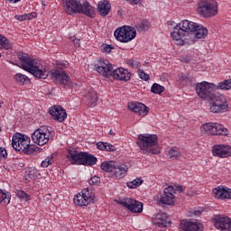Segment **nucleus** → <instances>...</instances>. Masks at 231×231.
Listing matches in <instances>:
<instances>
[{
  "instance_id": "1",
  "label": "nucleus",
  "mask_w": 231,
  "mask_h": 231,
  "mask_svg": "<svg viewBox=\"0 0 231 231\" xmlns=\"http://www.w3.org/2000/svg\"><path fill=\"white\" fill-rule=\"evenodd\" d=\"M208 35V30L203 25L189 20H183L173 27L171 37L175 44H194L198 39H205Z\"/></svg>"
},
{
  "instance_id": "2",
  "label": "nucleus",
  "mask_w": 231,
  "mask_h": 231,
  "mask_svg": "<svg viewBox=\"0 0 231 231\" xmlns=\"http://www.w3.org/2000/svg\"><path fill=\"white\" fill-rule=\"evenodd\" d=\"M63 8L69 15L73 14H84L91 19L95 18V7L90 5L88 1L84 0L82 3L79 0H62Z\"/></svg>"
},
{
  "instance_id": "3",
  "label": "nucleus",
  "mask_w": 231,
  "mask_h": 231,
  "mask_svg": "<svg viewBox=\"0 0 231 231\" xmlns=\"http://www.w3.org/2000/svg\"><path fill=\"white\" fill-rule=\"evenodd\" d=\"M141 149L142 154L152 156V154H160V146H158V135L152 134H141L138 135L136 142Z\"/></svg>"
},
{
  "instance_id": "4",
  "label": "nucleus",
  "mask_w": 231,
  "mask_h": 231,
  "mask_svg": "<svg viewBox=\"0 0 231 231\" xmlns=\"http://www.w3.org/2000/svg\"><path fill=\"white\" fill-rule=\"evenodd\" d=\"M18 59L21 61V68L25 71L33 75L36 79H48V72L46 69L41 66L35 65V60H32L26 53H18Z\"/></svg>"
},
{
  "instance_id": "5",
  "label": "nucleus",
  "mask_w": 231,
  "mask_h": 231,
  "mask_svg": "<svg viewBox=\"0 0 231 231\" xmlns=\"http://www.w3.org/2000/svg\"><path fill=\"white\" fill-rule=\"evenodd\" d=\"M55 138V131L51 126H41L32 134V140L36 145H46L50 140Z\"/></svg>"
},
{
  "instance_id": "6",
  "label": "nucleus",
  "mask_w": 231,
  "mask_h": 231,
  "mask_svg": "<svg viewBox=\"0 0 231 231\" xmlns=\"http://www.w3.org/2000/svg\"><path fill=\"white\" fill-rule=\"evenodd\" d=\"M100 169L105 172H109L111 176L116 178H124L127 173L129 168L125 164H118L113 161L103 162L100 165Z\"/></svg>"
},
{
  "instance_id": "7",
  "label": "nucleus",
  "mask_w": 231,
  "mask_h": 231,
  "mask_svg": "<svg viewBox=\"0 0 231 231\" xmlns=\"http://www.w3.org/2000/svg\"><path fill=\"white\" fill-rule=\"evenodd\" d=\"M198 12L206 19L215 17V15H217V2L215 0H200Z\"/></svg>"
},
{
  "instance_id": "8",
  "label": "nucleus",
  "mask_w": 231,
  "mask_h": 231,
  "mask_svg": "<svg viewBox=\"0 0 231 231\" xmlns=\"http://www.w3.org/2000/svg\"><path fill=\"white\" fill-rule=\"evenodd\" d=\"M114 35L120 42H130L134 37H136V29L132 26L124 25L118 27Z\"/></svg>"
},
{
  "instance_id": "9",
  "label": "nucleus",
  "mask_w": 231,
  "mask_h": 231,
  "mask_svg": "<svg viewBox=\"0 0 231 231\" xmlns=\"http://www.w3.org/2000/svg\"><path fill=\"white\" fill-rule=\"evenodd\" d=\"M196 91L197 95H199L200 98L209 100L216 95L214 94V91H216V85L214 83L202 81L201 83L196 85Z\"/></svg>"
},
{
  "instance_id": "10",
  "label": "nucleus",
  "mask_w": 231,
  "mask_h": 231,
  "mask_svg": "<svg viewBox=\"0 0 231 231\" xmlns=\"http://www.w3.org/2000/svg\"><path fill=\"white\" fill-rule=\"evenodd\" d=\"M211 103V113H226L228 111V104H226V98L223 95H215L209 99Z\"/></svg>"
},
{
  "instance_id": "11",
  "label": "nucleus",
  "mask_w": 231,
  "mask_h": 231,
  "mask_svg": "<svg viewBox=\"0 0 231 231\" xmlns=\"http://www.w3.org/2000/svg\"><path fill=\"white\" fill-rule=\"evenodd\" d=\"M78 207H88L91 203H95V195L89 189H84L80 193H78L73 199Z\"/></svg>"
},
{
  "instance_id": "12",
  "label": "nucleus",
  "mask_w": 231,
  "mask_h": 231,
  "mask_svg": "<svg viewBox=\"0 0 231 231\" xmlns=\"http://www.w3.org/2000/svg\"><path fill=\"white\" fill-rule=\"evenodd\" d=\"M117 203L119 205H123V207H125V208H128V210H130V212L133 214H140V212L143 211V204L133 199H124L118 200Z\"/></svg>"
},
{
  "instance_id": "13",
  "label": "nucleus",
  "mask_w": 231,
  "mask_h": 231,
  "mask_svg": "<svg viewBox=\"0 0 231 231\" xmlns=\"http://www.w3.org/2000/svg\"><path fill=\"white\" fill-rule=\"evenodd\" d=\"M95 69L99 75H102V77L109 79L113 72V64L107 60H100L95 64Z\"/></svg>"
},
{
  "instance_id": "14",
  "label": "nucleus",
  "mask_w": 231,
  "mask_h": 231,
  "mask_svg": "<svg viewBox=\"0 0 231 231\" xmlns=\"http://www.w3.org/2000/svg\"><path fill=\"white\" fill-rule=\"evenodd\" d=\"M214 226L217 230L220 231H231V218L228 217H223L217 215L213 219Z\"/></svg>"
},
{
  "instance_id": "15",
  "label": "nucleus",
  "mask_w": 231,
  "mask_h": 231,
  "mask_svg": "<svg viewBox=\"0 0 231 231\" xmlns=\"http://www.w3.org/2000/svg\"><path fill=\"white\" fill-rule=\"evenodd\" d=\"M28 142H31L30 137L28 135H24L20 133H16L13 135L12 139V146L14 151H21L23 149V147L28 143Z\"/></svg>"
},
{
  "instance_id": "16",
  "label": "nucleus",
  "mask_w": 231,
  "mask_h": 231,
  "mask_svg": "<svg viewBox=\"0 0 231 231\" xmlns=\"http://www.w3.org/2000/svg\"><path fill=\"white\" fill-rule=\"evenodd\" d=\"M50 115L52 116L53 120L58 122H64L68 118V114L66 110L61 106H53L49 109Z\"/></svg>"
},
{
  "instance_id": "17",
  "label": "nucleus",
  "mask_w": 231,
  "mask_h": 231,
  "mask_svg": "<svg viewBox=\"0 0 231 231\" xmlns=\"http://www.w3.org/2000/svg\"><path fill=\"white\" fill-rule=\"evenodd\" d=\"M67 158L70 163H72V165H82L84 161V152H79L75 149H69Z\"/></svg>"
},
{
  "instance_id": "18",
  "label": "nucleus",
  "mask_w": 231,
  "mask_h": 231,
  "mask_svg": "<svg viewBox=\"0 0 231 231\" xmlns=\"http://www.w3.org/2000/svg\"><path fill=\"white\" fill-rule=\"evenodd\" d=\"M180 231H203L201 224L192 220H181L179 225Z\"/></svg>"
},
{
  "instance_id": "19",
  "label": "nucleus",
  "mask_w": 231,
  "mask_h": 231,
  "mask_svg": "<svg viewBox=\"0 0 231 231\" xmlns=\"http://www.w3.org/2000/svg\"><path fill=\"white\" fill-rule=\"evenodd\" d=\"M110 77H113L116 80H125V82H127L131 80V72L124 68H113Z\"/></svg>"
},
{
  "instance_id": "20",
  "label": "nucleus",
  "mask_w": 231,
  "mask_h": 231,
  "mask_svg": "<svg viewBox=\"0 0 231 231\" xmlns=\"http://www.w3.org/2000/svg\"><path fill=\"white\" fill-rule=\"evenodd\" d=\"M213 156L217 158H228L231 154V147L224 144H216L212 148Z\"/></svg>"
},
{
  "instance_id": "21",
  "label": "nucleus",
  "mask_w": 231,
  "mask_h": 231,
  "mask_svg": "<svg viewBox=\"0 0 231 231\" xmlns=\"http://www.w3.org/2000/svg\"><path fill=\"white\" fill-rule=\"evenodd\" d=\"M51 79L56 82H60V84H63L64 86L69 84L70 80L69 76H68L64 70L59 69H53L51 71Z\"/></svg>"
},
{
  "instance_id": "22",
  "label": "nucleus",
  "mask_w": 231,
  "mask_h": 231,
  "mask_svg": "<svg viewBox=\"0 0 231 231\" xmlns=\"http://www.w3.org/2000/svg\"><path fill=\"white\" fill-rule=\"evenodd\" d=\"M216 199H231V189L225 186H218L213 189Z\"/></svg>"
},
{
  "instance_id": "23",
  "label": "nucleus",
  "mask_w": 231,
  "mask_h": 231,
  "mask_svg": "<svg viewBox=\"0 0 231 231\" xmlns=\"http://www.w3.org/2000/svg\"><path fill=\"white\" fill-rule=\"evenodd\" d=\"M160 203L163 205H174V187L168 186L164 189V195L161 197Z\"/></svg>"
},
{
  "instance_id": "24",
  "label": "nucleus",
  "mask_w": 231,
  "mask_h": 231,
  "mask_svg": "<svg viewBox=\"0 0 231 231\" xmlns=\"http://www.w3.org/2000/svg\"><path fill=\"white\" fill-rule=\"evenodd\" d=\"M128 109L133 113H137L140 116H145L149 113V107L143 105V103L132 102L128 103Z\"/></svg>"
},
{
  "instance_id": "25",
  "label": "nucleus",
  "mask_w": 231,
  "mask_h": 231,
  "mask_svg": "<svg viewBox=\"0 0 231 231\" xmlns=\"http://www.w3.org/2000/svg\"><path fill=\"white\" fill-rule=\"evenodd\" d=\"M97 12L101 15V17H106L111 12V4L106 0L103 2H99L97 5Z\"/></svg>"
},
{
  "instance_id": "26",
  "label": "nucleus",
  "mask_w": 231,
  "mask_h": 231,
  "mask_svg": "<svg viewBox=\"0 0 231 231\" xmlns=\"http://www.w3.org/2000/svg\"><path fill=\"white\" fill-rule=\"evenodd\" d=\"M86 104L93 107V106H97V102L98 100V96H97V91L91 90L87 94V97H84Z\"/></svg>"
},
{
  "instance_id": "27",
  "label": "nucleus",
  "mask_w": 231,
  "mask_h": 231,
  "mask_svg": "<svg viewBox=\"0 0 231 231\" xmlns=\"http://www.w3.org/2000/svg\"><path fill=\"white\" fill-rule=\"evenodd\" d=\"M154 225L160 226V228H165L169 225V217L165 213L158 214L155 217Z\"/></svg>"
},
{
  "instance_id": "28",
  "label": "nucleus",
  "mask_w": 231,
  "mask_h": 231,
  "mask_svg": "<svg viewBox=\"0 0 231 231\" xmlns=\"http://www.w3.org/2000/svg\"><path fill=\"white\" fill-rule=\"evenodd\" d=\"M97 159L95 157V155L84 152L82 165H88L89 167H93V165H97Z\"/></svg>"
},
{
  "instance_id": "29",
  "label": "nucleus",
  "mask_w": 231,
  "mask_h": 231,
  "mask_svg": "<svg viewBox=\"0 0 231 231\" xmlns=\"http://www.w3.org/2000/svg\"><path fill=\"white\" fill-rule=\"evenodd\" d=\"M216 134H222L226 136V134H228V129H226L223 125L213 123V135Z\"/></svg>"
},
{
  "instance_id": "30",
  "label": "nucleus",
  "mask_w": 231,
  "mask_h": 231,
  "mask_svg": "<svg viewBox=\"0 0 231 231\" xmlns=\"http://www.w3.org/2000/svg\"><path fill=\"white\" fill-rule=\"evenodd\" d=\"M97 147L100 151H107L108 152H113L116 151V147H115V145L108 143H104V142L97 143Z\"/></svg>"
},
{
  "instance_id": "31",
  "label": "nucleus",
  "mask_w": 231,
  "mask_h": 231,
  "mask_svg": "<svg viewBox=\"0 0 231 231\" xmlns=\"http://www.w3.org/2000/svg\"><path fill=\"white\" fill-rule=\"evenodd\" d=\"M37 151H41V148L35 144H30V142H28V143H26L23 149L22 150V152L30 155L33 154V152H37Z\"/></svg>"
},
{
  "instance_id": "32",
  "label": "nucleus",
  "mask_w": 231,
  "mask_h": 231,
  "mask_svg": "<svg viewBox=\"0 0 231 231\" xmlns=\"http://www.w3.org/2000/svg\"><path fill=\"white\" fill-rule=\"evenodd\" d=\"M167 156L171 160H178V158H180V156H181V152H180V148H178V147H171L167 152Z\"/></svg>"
},
{
  "instance_id": "33",
  "label": "nucleus",
  "mask_w": 231,
  "mask_h": 231,
  "mask_svg": "<svg viewBox=\"0 0 231 231\" xmlns=\"http://www.w3.org/2000/svg\"><path fill=\"white\" fill-rule=\"evenodd\" d=\"M202 134H213L214 135V123H207L200 127Z\"/></svg>"
},
{
  "instance_id": "34",
  "label": "nucleus",
  "mask_w": 231,
  "mask_h": 231,
  "mask_svg": "<svg viewBox=\"0 0 231 231\" xmlns=\"http://www.w3.org/2000/svg\"><path fill=\"white\" fill-rule=\"evenodd\" d=\"M12 49V42L7 40L6 37L0 34V50H10Z\"/></svg>"
},
{
  "instance_id": "35",
  "label": "nucleus",
  "mask_w": 231,
  "mask_h": 231,
  "mask_svg": "<svg viewBox=\"0 0 231 231\" xmlns=\"http://www.w3.org/2000/svg\"><path fill=\"white\" fill-rule=\"evenodd\" d=\"M135 28L137 32H147L149 31V28H151V23L146 20H143L135 25Z\"/></svg>"
},
{
  "instance_id": "36",
  "label": "nucleus",
  "mask_w": 231,
  "mask_h": 231,
  "mask_svg": "<svg viewBox=\"0 0 231 231\" xmlns=\"http://www.w3.org/2000/svg\"><path fill=\"white\" fill-rule=\"evenodd\" d=\"M11 195L0 189V203L6 206L10 204Z\"/></svg>"
},
{
  "instance_id": "37",
  "label": "nucleus",
  "mask_w": 231,
  "mask_h": 231,
  "mask_svg": "<svg viewBox=\"0 0 231 231\" xmlns=\"http://www.w3.org/2000/svg\"><path fill=\"white\" fill-rule=\"evenodd\" d=\"M151 91L154 95H162L165 91V87H163L158 83H153L151 88Z\"/></svg>"
},
{
  "instance_id": "38",
  "label": "nucleus",
  "mask_w": 231,
  "mask_h": 231,
  "mask_svg": "<svg viewBox=\"0 0 231 231\" xmlns=\"http://www.w3.org/2000/svg\"><path fill=\"white\" fill-rule=\"evenodd\" d=\"M142 183H143V180L142 178H137L132 181H128L126 185L128 189H137V187H140Z\"/></svg>"
},
{
  "instance_id": "39",
  "label": "nucleus",
  "mask_w": 231,
  "mask_h": 231,
  "mask_svg": "<svg viewBox=\"0 0 231 231\" xmlns=\"http://www.w3.org/2000/svg\"><path fill=\"white\" fill-rule=\"evenodd\" d=\"M216 89H224L228 91V89H231V79H225L224 81L220 82L218 86H216Z\"/></svg>"
},
{
  "instance_id": "40",
  "label": "nucleus",
  "mask_w": 231,
  "mask_h": 231,
  "mask_svg": "<svg viewBox=\"0 0 231 231\" xmlns=\"http://www.w3.org/2000/svg\"><path fill=\"white\" fill-rule=\"evenodd\" d=\"M14 79H15L16 82H18V84H26V83L30 82V79L26 75H23L22 73H17L14 76Z\"/></svg>"
},
{
  "instance_id": "41",
  "label": "nucleus",
  "mask_w": 231,
  "mask_h": 231,
  "mask_svg": "<svg viewBox=\"0 0 231 231\" xmlns=\"http://www.w3.org/2000/svg\"><path fill=\"white\" fill-rule=\"evenodd\" d=\"M51 163H53V155H50L47 158H45V160L42 162L41 167H42L43 169H46L50 167Z\"/></svg>"
},
{
  "instance_id": "42",
  "label": "nucleus",
  "mask_w": 231,
  "mask_h": 231,
  "mask_svg": "<svg viewBox=\"0 0 231 231\" xmlns=\"http://www.w3.org/2000/svg\"><path fill=\"white\" fill-rule=\"evenodd\" d=\"M17 198H20V199H23V201H30V196L24 192V190H17L16 191Z\"/></svg>"
},
{
  "instance_id": "43",
  "label": "nucleus",
  "mask_w": 231,
  "mask_h": 231,
  "mask_svg": "<svg viewBox=\"0 0 231 231\" xmlns=\"http://www.w3.org/2000/svg\"><path fill=\"white\" fill-rule=\"evenodd\" d=\"M115 47L109 44L103 43L100 46V50L103 53H111V50H114Z\"/></svg>"
},
{
  "instance_id": "44",
  "label": "nucleus",
  "mask_w": 231,
  "mask_h": 231,
  "mask_svg": "<svg viewBox=\"0 0 231 231\" xmlns=\"http://www.w3.org/2000/svg\"><path fill=\"white\" fill-rule=\"evenodd\" d=\"M138 76L142 80H144L145 82H147L149 79H151L149 74L145 73L143 69L138 70Z\"/></svg>"
},
{
  "instance_id": "45",
  "label": "nucleus",
  "mask_w": 231,
  "mask_h": 231,
  "mask_svg": "<svg viewBox=\"0 0 231 231\" xmlns=\"http://www.w3.org/2000/svg\"><path fill=\"white\" fill-rule=\"evenodd\" d=\"M14 19H16V21H28L30 19H32V14H23V15H15Z\"/></svg>"
},
{
  "instance_id": "46",
  "label": "nucleus",
  "mask_w": 231,
  "mask_h": 231,
  "mask_svg": "<svg viewBox=\"0 0 231 231\" xmlns=\"http://www.w3.org/2000/svg\"><path fill=\"white\" fill-rule=\"evenodd\" d=\"M126 64L130 65L131 68L138 69L140 68V61L134 60H127Z\"/></svg>"
},
{
  "instance_id": "47",
  "label": "nucleus",
  "mask_w": 231,
  "mask_h": 231,
  "mask_svg": "<svg viewBox=\"0 0 231 231\" xmlns=\"http://www.w3.org/2000/svg\"><path fill=\"white\" fill-rule=\"evenodd\" d=\"M37 172H39V171H37V169L35 168H30L26 173L28 174L29 178H35V176H37Z\"/></svg>"
},
{
  "instance_id": "48",
  "label": "nucleus",
  "mask_w": 231,
  "mask_h": 231,
  "mask_svg": "<svg viewBox=\"0 0 231 231\" xmlns=\"http://www.w3.org/2000/svg\"><path fill=\"white\" fill-rule=\"evenodd\" d=\"M89 185H97V183H100V177L94 176L88 180Z\"/></svg>"
},
{
  "instance_id": "49",
  "label": "nucleus",
  "mask_w": 231,
  "mask_h": 231,
  "mask_svg": "<svg viewBox=\"0 0 231 231\" xmlns=\"http://www.w3.org/2000/svg\"><path fill=\"white\" fill-rule=\"evenodd\" d=\"M2 158H8V153L6 152V149L0 147V160Z\"/></svg>"
},
{
  "instance_id": "50",
  "label": "nucleus",
  "mask_w": 231,
  "mask_h": 231,
  "mask_svg": "<svg viewBox=\"0 0 231 231\" xmlns=\"http://www.w3.org/2000/svg\"><path fill=\"white\" fill-rule=\"evenodd\" d=\"M76 48H80V40L77 38H70Z\"/></svg>"
},
{
  "instance_id": "51",
  "label": "nucleus",
  "mask_w": 231,
  "mask_h": 231,
  "mask_svg": "<svg viewBox=\"0 0 231 231\" xmlns=\"http://www.w3.org/2000/svg\"><path fill=\"white\" fill-rule=\"evenodd\" d=\"M173 189H174V194H176V192H180V193L183 192V186H176L175 185V187H173Z\"/></svg>"
},
{
  "instance_id": "52",
  "label": "nucleus",
  "mask_w": 231,
  "mask_h": 231,
  "mask_svg": "<svg viewBox=\"0 0 231 231\" xmlns=\"http://www.w3.org/2000/svg\"><path fill=\"white\" fill-rule=\"evenodd\" d=\"M128 1V3H130L131 5H140V3H142V0H126Z\"/></svg>"
},
{
  "instance_id": "53",
  "label": "nucleus",
  "mask_w": 231,
  "mask_h": 231,
  "mask_svg": "<svg viewBox=\"0 0 231 231\" xmlns=\"http://www.w3.org/2000/svg\"><path fill=\"white\" fill-rule=\"evenodd\" d=\"M8 1L9 3H19L21 0H5Z\"/></svg>"
},
{
  "instance_id": "54",
  "label": "nucleus",
  "mask_w": 231,
  "mask_h": 231,
  "mask_svg": "<svg viewBox=\"0 0 231 231\" xmlns=\"http://www.w3.org/2000/svg\"><path fill=\"white\" fill-rule=\"evenodd\" d=\"M181 80H187V76L181 75Z\"/></svg>"
},
{
  "instance_id": "55",
  "label": "nucleus",
  "mask_w": 231,
  "mask_h": 231,
  "mask_svg": "<svg viewBox=\"0 0 231 231\" xmlns=\"http://www.w3.org/2000/svg\"><path fill=\"white\" fill-rule=\"evenodd\" d=\"M109 134H112L113 136H115V132H113V130H110Z\"/></svg>"
},
{
  "instance_id": "56",
  "label": "nucleus",
  "mask_w": 231,
  "mask_h": 231,
  "mask_svg": "<svg viewBox=\"0 0 231 231\" xmlns=\"http://www.w3.org/2000/svg\"><path fill=\"white\" fill-rule=\"evenodd\" d=\"M67 67V65L66 64H64L63 66H60V68H66Z\"/></svg>"
},
{
  "instance_id": "57",
  "label": "nucleus",
  "mask_w": 231,
  "mask_h": 231,
  "mask_svg": "<svg viewBox=\"0 0 231 231\" xmlns=\"http://www.w3.org/2000/svg\"><path fill=\"white\" fill-rule=\"evenodd\" d=\"M0 107H3V102L0 101Z\"/></svg>"
},
{
  "instance_id": "58",
  "label": "nucleus",
  "mask_w": 231,
  "mask_h": 231,
  "mask_svg": "<svg viewBox=\"0 0 231 231\" xmlns=\"http://www.w3.org/2000/svg\"><path fill=\"white\" fill-rule=\"evenodd\" d=\"M198 214H201V212H200V211H198Z\"/></svg>"
},
{
  "instance_id": "59",
  "label": "nucleus",
  "mask_w": 231,
  "mask_h": 231,
  "mask_svg": "<svg viewBox=\"0 0 231 231\" xmlns=\"http://www.w3.org/2000/svg\"><path fill=\"white\" fill-rule=\"evenodd\" d=\"M0 58H1V53H0Z\"/></svg>"
},
{
  "instance_id": "60",
  "label": "nucleus",
  "mask_w": 231,
  "mask_h": 231,
  "mask_svg": "<svg viewBox=\"0 0 231 231\" xmlns=\"http://www.w3.org/2000/svg\"><path fill=\"white\" fill-rule=\"evenodd\" d=\"M0 131H1V128H0Z\"/></svg>"
}]
</instances>
